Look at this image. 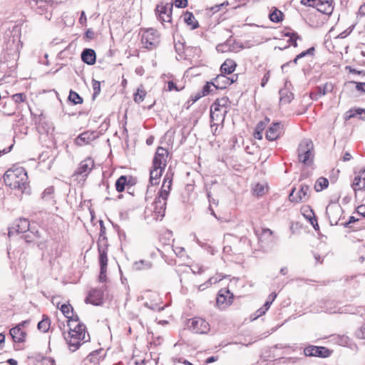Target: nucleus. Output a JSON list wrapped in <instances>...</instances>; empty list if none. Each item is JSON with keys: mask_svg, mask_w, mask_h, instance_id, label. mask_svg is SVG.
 <instances>
[{"mask_svg": "<svg viewBox=\"0 0 365 365\" xmlns=\"http://www.w3.org/2000/svg\"><path fill=\"white\" fill-rule=\"evenodd\" d=\"M28 176L23 167H16L9 169L4 175L5 184L11 189H18L21 192H26L29 187Z\"/></svg>", "mask_w": 365, "mask_h": 365, "instance_id": "f257e3e1", "label": "nucleus"}, {"mask_svg": "<svg viewBox=\"0 0 365 365\" xmlns=\"http://www.w3.org/2000/svg\"><path fill=\"white\" fill-rule=\"evenodd\" d=\"M9 334L11 336L13 340L16 343H23L25 341L26 336V332L24 331L19 327H14L9 331Z\"/></svg>", "mask_w": 365, "mask_h": 365, "instance_id": "5701e85b", "label": "nucleus"}, {"mask_svg": "<svg viewBox=\"0 0 365 365\" xmlns=\"http://www.w3.org/2000/svg\"><path fill=\"white\" fill-rule=\"evenodd\" d=\"M68 327H69V331L73 329V328H74L75 327H78V329L80 330L86 329V326L83 323H81L80 322H76V319L68 320Z\"/></svg>", "mask_w": 365, "mask_h": 365, "instance_id": "a18cd8bd", "label": "nucleus"}, {"mask_svg": "<svg viewBox=\"0 0 365 365\" xmlns=\"http://www.w3.org/2000/svg\"><path fill=\"white\" fill-rule=\"evenodd\" d=\"M332 89V84L329 83L324 84L322 86H317L314 91L311 92L310 98L312 100L317 101L327 93L331 92Z\"/></svg>", "mask_w": 365, "mask_h": 365, "instance_id": "6ab92c4d", "label": "nucleus"}, {"mask_svg": "<svg viewBox=\"0 0 365 365\" xmlns=\"http://www.w3.org/2000/svg\"><path fill=\"white\" fill-rule=\"evenodd\" d=\"M294 190L295 189H293L289 195V200L295 202L305 201L309 191V186L307 185H302L296 196L294 195Z\"/></svg>", "mask_w": 365, "mask_h": 365, "instance_id": "f3484780", "label": "nucleus"}, {"mask_svg": "<svg viewBox=\"0 0 365 365\" xmlns=\"http://www.w3.org/2000/svg\"><path fill=\"white\" fill-rule=\"evenodd\" d=\"M93 166V160L91 158H88L80 163L78 167L74 173V175L86 177L90 173Z\"/></svg>", "mask_w": 365, "mask_h": 365, "instance_id": "4468645a", "label": "nucleus"}, {"mask_svg": "<svg viewBox=\"0 0 365 365\" xmlns=\"http://www.w3.org/2000/svg\"><path fill=\"white\" fill-rule=\"evenodd\" d=\"M175 5L178 8H185L187 6V0H175Z\"/></svg>", "mask_w": 365, "mask_h": 365, "instance_id": "6e6d98bb", "label": "nucleus"}, {"mask_svg": "<svg viewBox=\"0 0 365 365\" xmlns=\"http://www.w3.org/2000/svg\"><path fill=\"white\" fill-rule=\"evenodd\" d=\"M168 155V150L163 148L158 147L155 153L153 160V166L157 168H164L166 166L167 163V158Z\"/></svg>", "mask_w": 365, "mask_h": 365, "instance_id": "9b49d317", "label": "nucleus"}, {"mask_svg": "<svg viewBox=\"0 0 365 365\" xmlns=\"http://www.w3.org/2000/svg\"><path fill=\"white\" fill-rule=\"evenodd\" d=\"M269 79V71H267L263 76L261 82V86L264 87Z\"/></svg>", "mask_w": 365, "mask_h": 365, "instance_id": "13d9d810", "label": "nucleus"}, {"mask_svg": "<svg viewBox=\"0 0 365 365\" xmlns=\"http://www.w3.org/2000/svg\"><path fill=\"white\" fill-rule=\"evenodd\" d=\"M79 23L81 25H84L86 23V16L85 11H82L81 13V16L79 18Z\"/></svg>", "mask_w": 365, "mask_h": 365, "instance_id": "e2e57ef3", "label": "nucleus"}, {"mask_svg": "<svg viewBox=\"0 0 365 365\" xmlns=\"http://www.w3.org/2000/svg\"><path fill=\"white\" fill-rule=\"evenodd\" d=\"M267 311L264 309V307L259 308L255 313V317H254V319L262 316L266 313Z\"/></svg>", "mask_w": 365, "mask_h": 365, "instance_id": "680f3d73", "label": "nucleus"}, {"mask_svg": "<svg viewBox=\"0 0 365 365\" xmlns=\"http://www.w3.org/2000/svg\"><path fill=\"white\" fill-rule=\"evenodd\" d=\"M60 310L64 314V316L68 318L70 315V312L73 313V307L70 304H63L61 305Z\"/></svg>", "mask_w": 365, "mask_h": 365, "instance_id": "09e8293b", "label": "nucleus"}, {"mask_svg": "<svg viewBox=\"0 0 365 365\" xmlns=\"http://www.w3.org/2000/svg\"><path fill=\"white\" fill-rule=\"evenodd\" d=\"M171 187H172V178L170 176H168V174H167L165 176L163 183L162 185L160 190L158 192V196L167 200L168 195L170 194V192L171 190Z\"/></svg>", "mask_w": 365, "mask_h": 365, "instance_id": "aec40b11", "label": "nucleus"}, {"mask_svg": "<svg viewBox=\"0 0 365 365\" xmlns=\"http://www.w3.org/2000/svg\"><path fill=\"white\" fill-rule=\"evenodd\" d=\"M168 91H171L173 90L179 91L175 83L173 81H168Z\"/></svg>", "mask_w": 365, "mask_h": 365, "instance_id": "052dcab7", "label": "nucleus"}, {"mask_svg": "<svg viewBox=\"0 0 365 365\" xmlns=\"http://www.w3.org/2000/svg\"><path fill=\"white\" fill-rule=\"evenodd\" d=\"M280 102L283 103H289L294 98L293 93L288 91L287 88H282L279 90Z\"/></svg>", "mask_w": 365, "mask_h": 365, "instance_id": "2f4dec72", "label": "nucleus"}, {"mask_svg": "<svg viewBox=\"0 0 365 365\" xmlns=\"http://www.w3.org/2000/svg\"><path fill=\"white\" fill-rule=\"evenodd\" d=\"M141 41L144 47L152 50L159 45L160 36L155 29H148L143 33Z\"/></svg>", "mask_w": 365, "mask_h": 365, "instance_id": "39448f33", "label": "nucleus"}, {"mask_svg": "<svg viewBox=\"0 0 365 365\" xmlns=\"http://www.w3.org/2000/svg\"><path fill=\"white\" fill-rule=\"evenodd\" d=\"M103 292L101 289H91L88 297L85 299L86 304H91L95 306H99L103 304Z\"/></svg>", "mask_w": 365, "mask_h": 365, "instance_id": "ddd939ff", "label": "nucleus"}, {"mask_svg": "<svg viewBox=\"0 0 365 365\" xmlns=\"http://www.w3.org/2000/svg\"><path fill=\"white\" fill-rule=\"evenodd\" d=\"M50 327V319L46 315L43 316V319L38 323V329L42 332H46Z\"/></svg>", "mask_w": 365, "mask_h": 365, "instance_id": "4c0bfd02", "label": "nucleus"}, {"mask_svg": "<svg viewBox=\"0 0 365 365\" xmlns=\"http://www.w3.org/2000/svg\"><path fill=\"white\" fill-rule=\"evenodd\" d=\"M269 19L274 23H279L283 19V13L279 9L274 8L269 15Z\"/></svg>", "mask_w": 365, "mask_h": 365, "instance_id": "58836bf2", "label": "nucleus"}, {"mask_svg": "<svg viewBox=\"0 0 365 365\" xmlns=\"http://www.w3.org/2000/svg\"><path fill=\"white\" fill-rule=\"evenodd\" d=\"M152 267V263L147 260H140L134 262L133 269L135 270L148 269Z\"/></svg>", "mask_w": 365, "mask_h": 365, "instance_id": "e433bc0d", "label": "nucleus"}, {"mask_svg": "<svg viewBox=\"0 0 365 365\" xmlns=\"http://www.w3.org/2000/svg\"><path fill=\"white\" fill-rule=\"evenodd\" d=\"M29 221L26 218H19L16 220L12 226L9 228V236L11 237L14 233H24L29 230Z\"/></svg>", "mask_w": 365, "mask_h": 365, "instance_id": "9d476101", "label": "nucleus"}, {"mask_svg": "<svg viewBox=\"0 0 365 365\" xmlns=\"http://www.w3.org/2000/svg\"><path fill=\"white\" fill-rule=\"evenodd\" d=\"M255 232L259 241L270 238L272 234V232L268 228H264L261 230L255 229Z\"/></svg>", "mask_w": 365, "mask_h": 365, "instance_id": "f704fd0d", "label": "nucleus"}, {"mask_svg": "<svg viewBox=\"0 0 365 365\" xmlns=\"http://www.w3.org/2000/svg\"><path fill=\"white\" fill-rule=\"evenodd\" d=\"M216 86H215V88H225L228 86L229 77H227L224 73L218 75L215 78Z\"/></svg>", "mask_w": 365, "mask_h": 365, "instance_id": "473e14b6", "label": "nucleus"}, {"mask_svg": "<svg viewBox=\"0 0 365 365\" xmlns=\"http://www.w3.org/2000/svg\"><path fill=\"white\" fill-rule=\"evenodd\" d=\"M92 86H93V99H95L96 97L101 92V83L99 81L93 79L92 81Z\"/></svg>", "mask_w": 365, "mask_h": 365, "instance_id": "49530a36", "label": "nucleus"}, {"mask_svg": "<svg viewBox=\"0 0 365 365\" xmlns=\"http://www.w3.org/2000/svg\"><path fill=\"white\" fill-rule=\"evenodd\" d=\"M309 222L312 225L313 227L315 230H318L319 229V225L317 223V220L316 217L309 218Z\"/></svg>", "mask_w": 365, "mask_h": 365, "instance_id": "0e129e2a", "label": "nucleus"}, {"mask_svg": "<svg viewBox=\"0 0 365 365\" xmlns=\"http://www.w3.org/2000/svg\"><path fill=\"white\" fill-rule=\"evenodd\" d=\"M145 95V91L138 88L136 93L134 94V101L137 103H140L144 100Z\"/></svg>", "mask_w": 365, "mask_h": 365, "instance_id": "37998d69", "label": "nucleus"}, {"mask_svg": "<svg viewBox=\"0 0 365 365\" xmlns=\"http://www.w3.org/2000/svg\"><path fill=\"white\" fill-rule=\"evenodd\" d=\"M358 16H365V4L360 6L358 11Z\"/></svg>", "mask_w": 365, "mask_h": 365, "instance_id": "338daca9", "label": "nucleus"}, {"mask_svg": "<svg viewBox=\"0 0 365 365\" xmlns=\"http://www.w3.org/2000/svg\"><path fill=\"white\" fill-rule=\"evenodd\" d=\"M53 192L54 188L53 187H48L42 193V199L51 205H53Z\"/></svg>", "mask_w": 365, "mask_h": 365, "instance_id": "72a5a7b5", "label": "nucleus"}, {"mask_svg": "<svg viewBox=\"0 0 365 365\" xmlns=\"http://www.w3.org/2000/svg\"><path fill=\"white\" fill-rule=\"evenodd\" d=\"M354 83H356V88L357 91H362L365 93V83H356L353 82Z\"/></svg>", "mask_w": 365, "mask_h": 365, "instance_id": "bf43d9fd", "label": "nucleus"}, {"mask_svg": "<svg viewBox=\"0 0 365 365\" xmlns=\"http://www.w3.org/2000/svg\"><path fill=\"white\" fill-rule=\"evenodd\" d=\"M314 51H315V49L314 47H311L309 48H308L307 50L304 51H302V53H300L299 54H298L295 58L292 61H289V62H287L284 64H283L282 66V70L284 71V68L288 66L290 63H294V64H296L297 63V61L302 58H304L307 56H314Z\"/></svg>", "mask_w": 365, "mask_h": 365, "instance_id": "a878e982", "label": "nucleus"}, {"mask_svg": "<svg viewBox=\"0 0 365 365\" xmlns=\"http://www.w3.org/2000/svg\"><path fill=\"white\" fill-rule=\"evenodd\" d=\"M166 200L157 196L150 207H147L145 211V218L149 222L162 220L165 214Z\"/></svg>", "mask_w": 365, "mask_h": 365, "instance_id": "f03ea898", "label": "nucleus"}, {"mask_svg": "<svg viewBox=\"0 0 365 365\" xmlns=\"http://www.w3.org/2000/svg\"><path fill=\"white\" fill-rule=\"evenodd\" d=\"M283 131V125L279 123H273L266 132V138L268 140L273 141L277 140Z\"/></svg>", "mask_w": 365, "mask_h": 365, "instance_id": "dca6fc26", "label": "nucleus"}, {"mask_svg": "<svg viewBox=\"0 0 365 365\" xmlns=\"http://www.w3.org/2000/svg\"><path fill=\"white\" fill-rule=\"evenodd\" d=\"M363 113L365 114V110L364 109H362V108L351 109V110H349V111L346 112L345 119L346 120H349V119H350L351 118H355V117H357V116H359L360 118H361V115Z\"/></svg>", "mask_w": 365, "mask_h": 365, "instance_id": "a19ab883", "label": "nucleus"}, {"mask_svg": "<svg viewBox=\"0 0 365 365\" xmlns=\"http://www.w3.org/2000/svg\"><path fill=\"white\" fill-rule=\"evenodd\" d=\"M267 190V187L260 183H257L255 185V187L253 188L254 193H256L257 195H262L264 193H265Z\"/></svg>", "mask_w": 365, "mask_h": 365, "instance_id": "de8ad7c7", "label": "nucleus"}, {"mask_svg": "<svg viewBox=\"0 0 365 365\" xmlns=\"http://www.w3.org/2000/svg\"><path fill=\"white\" fill-rule=\"evenodd\" d=\"M307 356H317L321 358L329 357L331 351L324 346H308L304 349Z\"/></svg>", "mask_w": 365, "mask_h": 365, "instance_id": "1a4fd4ad", "label": "nucleus"}, {"mask_svg": "<svg viewBox=\"0 0 365 365\" xmlns=\"http://www.w3.org/2000/svg\"><path fill=\"white\" fill-rule=\"evenodd\" d=\"M81 60L88 65H93L96 60L95 51L92 48H85L81 53Z\"/></svg>", "mask_w": 365, "mask_h": 365, "instance_id": "4be33fe9", "label": "nucleus"}, {"mask_svg": "<svg viewBox=\"0 0 365 365\" xmlns=\"http://www.w3.org/2000/svg\"><path fill=\"white\" fill-rule=\"evenodd\" d=\"M227 113V110H218L216 111L215 108L211 106L210 107V123H213L215 121L216 122H221V123H223L225 120V115Z\"/></svg>", "mask_w": 365, "mask_h": 365, "instance_id": "393cba45", "label": "nucleus"}, {"mask_svg": "<svg viewBox=\"0 0 365 365\" xmlns=\"http://www.w3.org/2000/svg\"><path fill=\"white\" fill-rule=\"evenodd\" d=\"M43 365H54V360L52 359H45L43 360Z\"/></svg>", "mask_w": 365, "mask_h": 365, "instance_id": "774afa93", "label": "nucleus"}, {"mask_svg": "<svg viewBox=\"0 0 365 365\" xmlns=\"http://www.w3.org/2000/svg\"><path fill=\"white\" fill-rule=\"evenodd\" d=\"M329 185V180L325 178H319L314 185V189L317 192L322 191L323 189L327 188Z\"/></svg>", "mask_w": 365, "mask_h": 365, "instance_id": "ea45409f", "label": "nucleus"}, {"mask_svg": "<svg viewBox=\"0 0 365 365\" xmlns=\"http://www.w3.org/2000/svg\"><path fill=\"white\" fill-rule=\"evenodd\" d=\"M106 267H100V274L98 279L101 282H105L106 281Z\"/></svg>", "mask_w": 365, "mask_h": 365, "instance_id": "864d4df0", "label": "nucleus"}, {"mask_svg": "<svg viewBox=\"0 0 365 365\" xmlns=\"http://www.w3.org/2000/svg\"><path fill=\"white\" fill-rule=\"evenodd\" d=\"M216 84L213 83H207L202 88V96H207L210 94L212 91L211 87L215 86Z\"/></svg>", "mask_w": 365, "mask_h": 365, "instance_id": "603ef678", "label": "nucleus"}, {"mask_svg": "<svg viewBox=\"0 0 365 365\" xmlns=\"http://www.w3.org/2000/svg\"><path fill=\"white\" fill-rule=\"evenodd\" d=\"M98 252H99V263L100 267H106L108 264V257H107V248L108 244L101 245V242L98 243Z\"/></svg>", "mask_w": 365, "mask_h": 365, "instance_id": "b1692460", "label": "nucleus"}, {"mask_svg": "<svg viewBox=\"0 0 365 365\" xmlns=\"http://www.w3.org/2000/svg\"><path fill=\"white\" fill-rule=\"evenodd\" d=\"M357 212L362 215L363 217H365V205H359L357 209Z\"/></svg>", "mask_w": 365, "mask_h": 365, "instance_id": "69168bd1", "label": "nucleus"}, {"mask_svg": "<svg viewBox=\"0 0 365 365\" xmlns=\"http://www.w3.org/2000/svg\"><path fill=\"white\" fill-rule=\"evenodd\" d=\"M313 144L310 140L305 139L299 145L298 148L299 160L306 165H309L313 160Z\"/></svg>", "mask_w": 365, "mask_h": 365, "instance_id": "20e7f679", "label": "nucleus"}, {"mask_svg": "<svg viewBox=\"0 0 365 365\" xmlns=\"http://www.w3.org/2000/svg\"><path fill=\"white\" fill-rule=\"evenodd\" d=\"M267 127V123L265 121H259L255 128L256 130H258L259 132H263V130Z\"/></svg>", "mask_w": 365, "mask_h": 365, "instance_id": "4d7b16f0", "label": "nucleus"}, {"mask_svg": "<svg viewBox=\"0 0 365 365\" xmlns=\"http://www.w3.org/2000/svg\"><path fill=\"white\" fill-rule=\"evenodd\" d=\"M11 98L16 103H23L26 100V96L23 93L14 94Z\"/></svg>", "mask_w": 365, "mask_h": 365, "instance_id": "8fccbe9b", "label": "nucleus"}, {"mask_svg": "<svg viewBox=\"0 0 365 365\" xmlns=\"http://www.w3.org/2000/svg\"><path fill=\"white\" fill-rule=\"evenodd\" d=\"M356 336L361 339H365V326L361 327L356 331Z\"/></svg>", "mask_w": 365, "mask_h": 365, "instance_id": "5fc2aeb1", "label": "nucleus"}, {"mask_svg": "<svg viewBox=\"0 0 365 365\" xmlns=\"http://www.w3.org/2000/svg\"><path fill=\"white\" fill-rule=\"evenodd\" d=\"M68 100L75 105L81 104L83 103V98L73 91H70Z\"/></svg>", "mask_w": 365, "mask_h": 365, "instance_id": "79ce46f5", "label": "nucleus"}, {"mask_svg": "<svg viewBox=\"0 0 365 365\" xmlns=\"http://www.w3.org/2000/svg\"><path fill=\"white\" fill-rule=\"evenodd\" d=\"M173 6V4L172 3H167L165 4L161 3L160 4H158L155 9V13L158 19L162 23L171 22Z\"/></svg>", "mask_w": 365, "mask_h": 365, "instance_id": "423d86ee", "label": "nucleus"}, {"mask_svg": "<svg viewBox=\"0 0 365 365\" xmlns=\"http://www.w3.org/2000/svg\"><path fill=\"white\" fill-rule=\"evenodd\" d=\"M128 184L127 177L125 175H121L115 182V189L118 192H121L125 190V186Z\"/></svg>", "mask_w": 365, "mask_h": 365, "instance_id": "c9c22d12", "label": "nucleus"}, {"mask_svg": "<svg viewBox=\"0 0 365 365\" xmlns=\"http://www.w3.org/2000/svg\"><path fill=\"white\" fill-rule=\"evenodd\" d=\"M228 102H229L228 98L223 97V98L217 99L211 106H212L216 111H218L220 110L228 111V108H227Z\"/></svg>", "mask_w": 365, "mask_h": 365, "instance_id": "c85d7f7f", "label": "nucleus"}, {"mask_svg": "<svg viewBox=\"0 0 365 365\" xmlns=\"http://www.w3.org/2000/svg\"><path fill=\"white\" fill-rule=\"evenodd\" d=\"M184 21L192 30L199 27V24L192 12L187 11L184 14Z\"/></svg>", "mask_w": 365, "mask_h": 365, "instance_id": "cd10ccee", "label": "nucleus"}, {"mask_svg": "<svg viewBox=\"0 0 365 365\" xmlns=\"http://www.w3.org/2000/svg\"><path fill=\"white\" fill-rule=\"evenodd\" d=\"M351 187L354 191L365 190V168L355 176Z\"/></svg>", "mask_w": 365, "mask_h": 365, "instance_id": "412c9836", "label": "nucleus"}, {"mask_svg": "<svg viewBox=\"0 0 365 365\" xmlns=\"http://www.w3.org/2000/svg\"><path fill=\"white\" fill-rule=\"evenodd\" d=\"M100 224H101V232H100V236H99V239L98 241V244L99 242H101V245L107 244V238L105 235V227L103 225V222L101 221Z\"/></svg>", "mask_w": 365, "mask_h": 365, "instance_id": "3c124183", "label": "nucleus"}, {"mask_svg": "<svg viewBox=\"0 0 365 365\" xmlns=\"http://www.w3.org/2000/svg\"><path fill=\"white\" fill-rule=\"evenodd\" d=\"M187 326L195 334H207L210 330V324L200 317H194L190 319Z\"/></svg>", "mask_w": 365, "mask_h": 365, "instance_id": "0eeeda50", "label": "nucleus"}, {"mask_svg": "<svg viewBox=\"0 0 365 365\" xmlns=\"http://www.w3.org/2000/svg\"><path fill=\"white\" fill-rule=\"evenodd\" d=\"M342 213L343 210L339 204L331 203L327 207L326 214L329 219L331 225H336L338 224Z\"/></svg>", "mask_w": 365, "mask_h": 365, "instance_id": "6e6552de", "label": "nucleus"}, {"mask_svg": "<svg viewBox=\"0 0 365 365\" xmlns=\"http://www.w3.org/2000/svg\"><path fill=\"white\" fill-rule=\"evenodd\" d=\"M285 36L289 37L288 41L292 44L294 47L297 46V40L299 38L298 34L295 32H287L284 34Z\"/></svg>", "mask_w": 365, "mask_h": 365, "instance_id": "c03bdc74", "label": "nucleus"}, {"mask_svg": "<svg viewBox=\"0 0 365 365\" xmlns=\"http://www.w3.org/2000/svg\"><path fill=\"white\" fill-rule=\"evenodd\" d=\"M69 349L72 351H76L81 345V341H87L86 339V330L78 329V327H75L71 331H68V336H65Z\"/></svg>", "mask_w": 365, "mask_h": 365, "instance_id": "7ed1b4c3", "label": "nucleus"}, {"mask_svg": "<svg viewBox=\"0 0 365 365\" xmlns=\"http://www.w3.org/2000/svg\"><path fill=\"white\" fill-rule=\"evenodd\" d=\"M163 170L164 168H157L154 166L152 167L150 172V182L152 185H156L158 183V180L161 177Z\"/></svg>", "mask_w": 365, "mask_h": 365, "instance_id": "c756f323", "label": "nucleus"}, {"mask_svg": "<svg viewBox=\"0 0 365 365\" xmlns=\"http://www.w3.org/2000/svg\"><path fill=\"white\" fill-rule=\"evenodd\" d=\"M314 7L326 15L331 14L334 7L332 6V1L328 0H314Z\"/></svg>", "mask_w": 365, "mask_h": 365, "instance_id": "a211bd4d", "label": "nucleus"}, {"mask_svg": "<svg viewBox=\"0 0 365 365\" xmlns=\"http://www.w3.org/2000/svg\"><path fill=\"white\" fill-rule=\"evenodd\" d=\"M97 137L96 132L87 130L78 135L75 139V143L78 146H83L93 141Z\"/></svg>", "mask_w": 365, "mask_h": 365, "instance_id": "2eb2a0df", "label": "nucleus"}, {"mask_svg": "<svg viewBox=\"0 0 365 365\" xmlns=\"http://www.w3.org/2000/svg\"><path fill=\"white\" fill-rule=\"evenodd\" d=\"M232 294L228 289H221L216 298V304L220 309L226 308L231 304Z\"/></svg>", "mask_w": 365, "mask_h": 365, "instance_id": "f8f14e48", "label": "nucleus"}, {"mask_svg": "<svg viewBox=\"0 0 365 365\" xmlns=\"http://www.w3.org/2000/svg\"><path fill=\"white\" fill-rule=\"evenodd\" d=\"M237 64L232 59H227L222 64L220 71L224 74H231L235 70Z\"/></svg>", "mask_w": 365, "mask_h": 365, "instance_id": "bb28decb", "label": "nucleus"}, {"mask_svg": "<svg viewBox=\"0 0 365 365\" xmlns=\"http://www.w3.org/2000/svg\"><path fill=\"white\" fill-rule=\"evenodd\" d=\"M35 1L40 14L47 11L48 6H51L53 4L52 0H35Z\"/></svg>", "mask_w": 365, "mask_h": 365, "instance_id": "7c9ffc66", "label": "nucleus"}]
</instances>
